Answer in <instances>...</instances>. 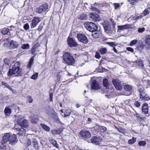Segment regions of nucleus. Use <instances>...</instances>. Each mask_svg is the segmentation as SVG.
<instances>
[{
	"label": "nucleus",
	"mask_w": 150,
	"mask_h": 150,
	"mask_svg": "<svg viewBox=\"0 0 150 150\" xmlns=\"http://www.w3.org/2000/svg\"><path fill=\"white\" fill-rule=\"evenodd\" d=\"M138 86V90L139 91V93L142 92H144V89L143 86L141 85H139Z\"/></svg>",
	"instance_id": "c03bdc74"
},
{
	"label": "nucleus",
	"mask_w": 150,
	"mask_h": 150,
	"mask_svg": "<svg viewBox=\"0 0 150 150\" xmlns=\"http://www.w3.org/2000/svg\"><path fill=\"white\" fill-rule=\"evenodd\" d=\"M107 51V49L105 48H102L100 49V52L101 54H105Z\"/></svg>",
	"instance_id": "58836bf2"
},
{
	"label": "nucleus",
	"mask_w": 150,
	"mask_h": 150,
	"mask_svg": "<svg viewBox=\"0 0 150 150\" xmlns=\"http://www.w3.org/2000/svg\"><path fill=\"white\" fill-rule=\"evenodd\" d=\"M135 105L137 107H139L140 106V103L137 101H136L134 103Z\"/></svg>",
	"instance_id": "69168bd1"
},
{
	"label": "nucleus",
	"mask_w": 150,
	"mask_h": 150,
	"mask_svg": "<svg viewBox=\"0 0 150 150\" xmlns=\"http://www.w3.org/2000/svg\"><path fill=\"white\" fill-rule=\"evenodd\" d=\"M103 85L106 88V89L108 88V87L110 86V84L108 82V80L107 79H105L103 80Z\"/></svg>",
	"instance_id": "393cba45"
},
{
	"label": "nucleus",
	"mask_w": 150,
	"mask_h": 150,
	"mask_svg": "<svg viewBox=\"0 0 150 150\" xmlns=\"http://www.w3.org/2000/svg\"><path fill=\"white\" fill-rule=\"evenodd\" d=\"M103 26L105 31L106 33H109L111 32V25L108 22L104 21L103 23Z\"/></svg>",
	"instance_id": "6e6552de"
},
{
	"label": "nucleus",
	"mask_w": 150,
	"mask_h": 150,
	"mask_svg": "<svg viewBox=\"0 0 150 150\" xmlns=\"http://www.w3.org/2000/svg\"><path fill=\"white\" fill-rule=\"evenodd\" d=\"M38 73H35L32 76L31 78L33 79L36 80L38 79Z\"/></svg>",
	"instance_id": "a19ab883"
},
{
	"label": "nucleus",
	"mask_w": 150,
	"mask_h": 150,
	"mask_svg": "<svg viewBox=\"0 0 150 150\" xmlns=\"http://www.w3.org/2000/svg\"><path fill=\"white\" fill-rule=\"evenodd\" d=\"M89 17L95 21H99L100 19L99 16L95 13H91L89 14Z\"/></svg>",
	"instance_id": "1a4fd4ad"
},
{
	"label": "nucleus",
	"mask_w": 150,
	"mask_h": 150,
	"mask_svg": "<svg viewBox=\"0 0 150 150\" xmlns=\"http://www.w3.org/2000/svg\"><path fill=\"white\" fill-rule=\"evenodd\" d=\"M38 119L37 118H33L31 120V122L33 123H37L38 121Z\"/></svg>",
	"instance_id": "3c124183"
},
{
	"label": "nucleus",
	"mask_w": 150,
	"mask_h": 150,
	"mask_svg": "<svg viewBox=\"0 0 150 150\" xmlns=\"http://www.w3.org/2000/svg\"><path fill=\"white\" fill-rule=\"evenodd\" d=\"M53 94L52 93H50V101H53Z\"/></svg>",
	"instance_id": "680f3d73"
},
{
	"label": "nucleus",
	"mask_w": 150,
	"mask_h": 150,
	"mask_svg": "<svg viewBox=\"0 0 150 150\" xmlns=\"http://www.w3.org/2000/svg\"><path fill=\"white\" fill-rule=\"evenodd\" d=\"M18 125L21 127V128H26L28 126L27 120L25 119H23L22 120V122L20 124H19Z\"/></svg>",
	"instance_id": "aec40b11"
},
{
	"label": "nucleus",
	"mask_w": 150,
	"mask_h": 150,
	"mask_svg": "<svg viewBox=\"0 0 150 150\" xmlns=\"http://www.w3.org/2000/svg\"><path fill=\"white\" fill-rule=\"evenodd\" d=\"M68 44L70 47H76L78 45L77 42L72 38H69L67 39Z\"/></svg>",
	"instance_id": "9d476101"
},
{
	"label": "nucleus",
	"mask_w": 150,
	"mask_h": 150,
	"mask_svg": "<svg viewBox=\"0 0 150 150\" xmlns=\"http://www.w3.org/2000/svg\"><path fill=\"white\" fill-rule=\"evenodd\" d=\"M95 57L97 59L100 58V56L99 53L98 52H96V53Z\"/></svg>",
	"instance_id": "4d7b16f0"
},
{
	"label": "nucleus",
	"mask_w": 150,
	"mask_h": 150,
	"mask_svg": "<svg viewBox=\"0 0 150 150\" xmlns=\"http://www.w3.org/2000/svg\"><path fill=\"white\" fill-rule=\"evenodd\" d=\"M144 30L145 28H139L138 29V31L139 33H142L144 31Z\"/></svg>",
	"instance_id": "6e6d98bb"
},
{
	"label": "nucleus",
	"mask_w": 150,
	"mask_h": 150,
	"mask_svg": "<svg viewBox=\"0 0 150 150\" xmlns=\"http://www.w3.org/2000/svg\"><path fill=\"white\" fill-rule=\"evenodd\" d=\"M71 113V111L70 110H66L64 112V117H66L69 116Z\"/></svg>",
	"instance_id": "ea45409f"
},
{
	"label": "nucleus",
	"mask_w": 150,
	"mask_h": 150,
	"mask_svg": "<svg viewBox=\"0 0 150 150\" xmlns=\"http://www.w3.org/2000/svg\"><path fill=\"white\" fill-rule=\"evenodd\" d=\"M50 142L54 146L57 148L58 147V145L55 140L54 139H52L50 140Z\"/></svg>",
	"instance_id": "c9c22d12"
},
{
	"label": "nucleus",
	"mask_w": 150,
	"mask_h": 150,
	"mask_svg": "<svg viewBox=\"0 0 150 150\" xmlns=\"http://www.w3.org/2000/svg\"><path fill=\"white\" fill-rule=\"evenodd\" d=\"M79 134L82 137L88 139L91 137V134L90 132L86 129H83L80 131L79 133Z\"/></svg>",
	"instance_id": "423d86ee"
},
{
	"label": "nucleus",
	"mask_w": 150,
	"mask_h": 150,
	"mask_svg": "<svg viewBox=\"0 0 150 150\" xmlns=\"http://www.w3.org/2000/svg\"><path fill=\"white\" fill-rule=\"evenodd\" d=\"M146 142L143 141H140L139 142V146H144L146 144Z\"/></svg>",
	"instance_id": "09e8293b"
},
{
	"label": "nucleus",
	"mask_w": 150,
	"mask_h": 150,
	"mask_svg": "<svg viewBox=\"0 0 150 150\" xmlns=\"http://www.w3.org/2000/svg\"><path fill=\"white\" fill-rule=\"evenodd\" d=\"M137 64L140 66L141 68H143L144 65L143 64L142 60L140 59H137L135 62Z\"/></svg>",
	"instance_id": "c756f323"
},
{
	"label": "nucleus",
	"mask_w": 150,
	"mask_h": 150,
	"mask_svg": "<svg viewBox=\"0 0 150 150\" xmlns=\"http://www.w3.org/2000/svg\"><path fill=\"white\" fill-rule=\"evenodd\" d=\"M9 137L10 134H5L3 137L1 141L2 143L4 144L8 142H9Z\"/></svg>",
	"instance_id": "f3484780"
},
{
	"label": "nucleus",
	"mask_w": 150,
	"mask_h": 150,
	"mask_svg": "<svg viewBox=\"0 0 150 150\" xmlns=\"http://www.w3.org/2000/svg\"><path fill=\"white\" fill-rule=\"evenodd\" d=\"M127 50L128 51L131 52H134L133 49L131 47H127Z\"/></svg>",
	"instance_id": "e2e57ef3"
},
{
	"label": "nucleus",
	"mask_w": 150,
	"mask_h": 150,
	"mask_svg": "<svg viewBox=\"0 0 150 150\" xmlns=\"http://www.w3.org/2000/svg\"><path fill=\"white\" fill-rule=\"evenodd\" d=\"M136 141V139L135 138L133 137L132 139H130L128 140V143L130 144H132Z\"/></svg>",
	"instance_id": "4c0bfd02"
},
{
	"label": "nucleus",
	"mask_w": 150,
	"mask_h": 150,
	"mask_svg": "<svg viewBox=\"0 0 150 150\" xmlns=\"http://www.w3.org/2000/svg\"><path fill=\"white\" fill-rule=\"evenodd\" d=\"M4 112L5 115L9 116L11 113V109L8 107H6L4 110Z\"/></svg>",
	"instance_id": "5701e85b"
},
{
	"label": "nucleus",
	"mask_w": 150,
	"mask_h": 150,
	"mask_svg": "<svg viewBox=\"0 0 150 150\" xmlns=\"http://www.w3.org/2000/svg\"><path fill=\"white\" fill-rule=\"evenodd\" d=\"M21 47L24 50L28 49L29 48V45L28 43L23 44L22 45Z\"/></svg>",
	"instance_id": "37998d69"
},
{
	"label": "nucleus",
	"mask_w": 150,
	"mask_h": 150,
	"mask_svg": "<svg viewBox=\"0 0 150 150\" xmlns=\"http://www.w3.org/2000/svg\"><path fill=\"white\" fill-rule=\"evenodd\" d=\"M31 141L29 139H28L27 140V144L28 146L30 145L31 144Z\"/></svg>",
	"instance_id": "774afa93"
},
{
	"label": "nucleus",
	"mask_w": 150,
	"mask_h": 150,
	"mask_svg": "<svg viewBox=\"0 0 150 150\" xmlns=\"http://www.w3.org/2000/svg\"><path fill=\"white\" fill-rule=\"evenodd\" d=\"M39 50L35 46H33L31 49V53L34 55L37 54L39 52Z\"/></svg>",
	"instance_id": "4be33fe9"
},
{
	"label": "nucleus",
	"mask_w": 150,
	"mask_h": 150,
	"mask_svg": "<svg viewBox=\"0 0 150 150\" xmlns=\"http://www.w3.org/2000/svg\"><path fill=\"white\" fill-rule=\"evenodd\" d=\"M78 40L84 43H86L88 42V40L86 35L84 34H79L77 35Z\"/></svg>",
	"instance_id": "0eeeda50"
},
{
	"label": "nucleus",
	"mask_w": 150,
	"mask_h": 150,
	"mask_svg": "<svg viewBox=\"0 0 150 150\" xmlns=\"http://www.w3.org/2000/svg\"><path fill=\"white\" fill-rule=\"evenodd\" d=\"M84 25L85 28L91 32H95L98 29L97 25L93 23L86 22L85 23Z\"/></svg>",
	"instance_id": "7ed1b4c3"
},
{
	"label": "nucleus",
	"mask_w": 150,
	"mask_h": 150,
	"mask_svg": "<svg viewBox=\"0 0 150 150\" xmlns=\"http://www.w3.org/2000/svg\"><path fill=\"white\" fill-rule=\"evenodd\" d=\"M91 87L93 90H97L99 89L100 86L99 82L96 80H93L92 81Z\"/></svg>",
	"instance_id": "f8f14e48"
},
{
	"label": "nucleus",
	"mask_w": 150,
	"mask_h": 150,
	"mask_svg": "<svg viewBox=\"0 0 150 150\" xmlns=\"http://www.w3.org/2000/svg\"><path fill=\"white\" fill-rule=\"evenodd\" d=\"M18 46V43L16 41L12 40L10 42L9 47L11 49H13L17 48Z\"/></svg>",
	"instance_id": "6ab92c4d"
},
{
	"label": "nucleus",
	"mask_w": 150,
	"mask_h": 150,
	"mask_svg": "<svg viewBox=\"0 0 150 150\" xmlns=\"http://www.w3.org/2000/svg\"><path fill=\"white\" fill-rule=\"evenodd\" d=\"M51 133L53 135H56L57 134H59L60 133V130L59 129H53L51 131Z\"/></svg>",
	"instance_id": "473e14b6"
},
{
	"label": "nucleus",
	"mask_w": 150,
	"mask_h": 150,
	"mask_svg": "<svg viewBox=\"0 0 150 150\" xmlns=\"http://www.w3.org/2000/svg\"><path fill=\"white\" fill-rule=\"evenodd\" d=\"M131 26V25L128 24L122 25H118L117 26V32H120L121 31H124L125 30L130 29Z\"/></svg>",
	"instance_id": "9b49d317"
},
{
	"label": "nucleus",
	"mask_w": 150,
	"mask_h": 150,
	"mask_svg": "<svg viewBox=\"0 0 150 150\" xmlns=\"http://www.w3.org/2000/svg\"><path fill=\"white\" fill-rule=\"evenodd\" d=\"M43 28V26L40 25L39 26L37 30L38 31L40 32L42 30V29Z\"/></svg>",
	"instance_id": "0e129e2a"
},
{
	"label": "nucleus",
	"mask_w": 150,
	"mask_h": 150,
	"mask_svg": "<svg viewBox=\"0 0 150 150\" xmlns=\"http://www.w3.org/2000/svg\"><path fill=\"white\" fill-rule=\"evenodd\" d=\"M40 21V19L39 17L34 18L32 21L31 27L32 28L35 27Z\"/></svg>",
	"instance_id": "4468645a"
},
{
	"label": "nucleus",
	"mask_w": 150,
	"mask_h": 150,
	"mask_svg": "<svg viewBox=\"0 0 150 150\" xmlns=\"http://www.w3.org/2000/svg\"><path fill=\"white\" fill-rule=\"evenodd\" d=\"M16 129L17 131H19L18 134L20 135H22L25 134V130L23 128H16Z\"/></svg>",
	"instance_id": "bb28decb"
},
{
	"label": "nucleus",
	"mask_w": 150,
	"mask_h": 150,
	"mask_svg": "<svg viewBox=\"0 0 150 150\" xmlns=\"http://www.w3.org/2000/svg\"><path fill=\"white\" fill-rule=\"evenodd\" d=\"M138 42V40L136 39L132 41L130 43V45L131 46L135 45Z\"/></svg>",
	"instance_id": "49530a36"
},
{
	"label": "nucleus",
	"mask_w": 150,
	"mask_h": 150,
	"mask_svg": "<svg viewBox=\"0 0 150 150\" xmlns=\"http://www.w3.org/2000/svg\"><path fill=\"white\" fill-rule=\"evenodd\" d=\"M140 98L142 100H148L149 98L147 95H146L145 92H142L140 93Z\"/></svg>",
	"instance_id": "dca6fc26"
},
{
	"label": "nucleus",
	"mask_w": 150,
	"mask_h": 150,
	"mask_svg": "<svg viewBox=\"0 0 150 150\" xmlns=\"http://www.w3.org/2000/svg\"><path fill=\"white\" fill-rule=\"evenodd\" d=\"M27 98L28 100L29 103H31L33 101V99L32 98V97L30 96H27Z\"/></svg>",
	"instance_id": "864d4df0"
},
{
	"label": "nucleus",
	"mask_w": 150,
	"mask_h": 150,
	"mask_svg": "<svg viewBox=\"0 0 150 150\" xmlns=\"http://www.w3.org/2000/svg\"><path fill=\"white\" fill-rule=\"evenodd\" d=\"M34 61V59L33 57H31L30 59L29 63L28 65V67L29 68H30L31 66L33 64V62Z\"/></svg>",
	"instance_id": "79ce46f5"
},
{
	"label": "nucleus",
	"mask_w": 150,
	"mask_h": 150,
	"mask_svg": "<svg viewBox=\"0 0 150 150\" xmlns=\"http://www.w3.org/2000/svg\"><path fill=\"white\" fill-rule=\"evenodd\" d=\"M18 141L16 135L13 134L11 136L10 135L9 143L11 145H13L16 144Z\"/></svg>",
	"instance_id": "ddd939ff"
},
{
	"label": "nucleus",
	"mask_w": 150,
	"mask_h": 150,
	"mask_svg": "<svg viewBox=\"0 0 150 150\" xmlns=\"http://www.w3.org/2000/svg\"><path fill=\"white\" fill-rule=\"evenodd\" d=\"M98 129L102 132H105L107 130L106 127L104 126H100L98 128Z\"/></svg>",
	"instance_id": "e433bc0d"
},
{
	"label": "nucleus",
	"mask_w": 150,
	"mask_h": 150,
	"mask_svg": "<svg viewBox=\"0 0 150 150\" xmlns=\"http://www.w3.org/2000/svg\"><path fill=\"white\" fill-rule=\"evenodd\" d=\"M145 42L146 44L145 45V47L147 49H148L150 47V45L149 43L150 42V37L149 36L147 37L145 40Z\"/></svg>",
	"instance_id": "b1692460"
},
{
	"label": "nucleus",
	"mask_w": 150,
	"mask_h": 150,
	"mask_svg": "<svg viewBox=\"0 0 150 150\" xmlns=\"http://www.w3.org/2000/svg\"><path fill=\"white\" fill-rule=\"evenodd\" d=\"M38 143H35L33 144L34 147L36 149H38Z\"/></svg>",
	"instance_id": "338daca9"
},
{
	"label": "nucleus",
	"mask_w": 150,
	"mask_h": 150,
	"mask_svg": "<svg viewBox=\"0 0 150 150\" xmlns=\"http://www.w3.org/2000/svg\"><path fill=\"white\" fill-rule=\"evenodd\" d=\"M23 28L25 30H28L29 28V26L28 23H26L23 26Z\"/></svg>",
	"instance_id": "603ef678"
},
{
	"label": "nucleus",
	"mask_w": 150,
	"mask_h": 150,
	"mask_svg": "<svg viewBox=\"0 0 150 150\" xmlns=\"http://www.w3.org/2000/svg\"><path fill=\"white\" fill-rule=\"evenodd\" d=\"M100 140L99 137H94L91 138V140L92 143L98 145L100 144Z\"/></svg>",
	"instance_id": "a211bd4d"
},
{
	"label": "nucleus",
	"mask_w": 150,
	"mask_h": 150,
	"mask_svg": "<svg viewBox=\"0 0 150 150\" xmlns=\"http://www.w3.org/2000/svg\"><path fill=\"white\" fill-rule=\"evenodd\" d=\"M135 116L138 118V120H144L145 118V117H143L141 115L137 113H136L135 115Z\"/></svg>",
	"instance_id": "f704fd0d"
},
{
	"label": "nucleus",
	"mask_w": 150,
	"mask_h": 150,
	"mask_svg": "<svg viewBox=\"0 0 150 150\" xmlns=\"http://www.w3.org/2000/svg\"><path fill=\"white\" fill-rule=\"evenodd\" d=\"M48 8V6L47 4H43L37 8L36 12L38 13L43 14L45 12Z\"/></svg>",
	"instance_id": "20e7f679"
},
{
	"label": "nucleus",
	"mask_w": 150,
	"mask_h": 150,
	"mask_svg": "<svg viewBox=\"0 0 150 150\" xmlns=\"http://www.w3.org/2000/svg\"><path fill=\"white\" fill-rule=\"evenodd\" d=\"M91 8L89 7V8L90 9H91L92 11H96L98 13H99L100 12V11L97 8L93 7L92 6H91Z\"/></svg>",
	"instance_id": "a18cd8bd"
},
{
	"label": "nucleus",
	"mask_w": 150,
	"mask_h": 150,
	"mask_svg": "<svg viewBox=\"0 0 150 150\" xmlns=\"http://www.w3.org/2000/svg\"><path fill=\"white\" fill-rule=\"evenodd\" d=\"M4 62L5 64H3V67L4 68V67H5L6 69H7L8 66L10 64V60L6 58L4 59Z\"/></svg>",
	"instance_id": "a878e982"
},
{
	"label": "nucleus",
	"mask_w": 150,
	"mask_h": 150,
	"mask_svg": "<svg viewBox=\"0 0 150 150\" xmlns=\"http://www.w3.org/2000/svg\"><path fill=\"white\" fill-rule=\"evenodd\" d=\"M1 84L2 85L8 88H10V86L8 85V84L4 81H2Z\"/></svg>",
	"instance_id": "8fccbe9b"
},
{
	"label": "nucleus",
	"mask_w": 150,
	"mask_h": 150,
	"mask_svg": "<svg viewBox=\"0 0 150 150\" xmlns=\"http://www.w3.org/2000/svg\"><path fill=\"white\" fill-rule=\"evenodd\" d=\"M20 63L17 62H16L11 69H9L7 74L8 76L15 75L16 76H20L22 75L21 69L20 68Z\"/></svg>",
	"instance_id": "f257e3e1"
},
{
	"label": "nucleus",
	"mask_w": 150,
	"mask_h": 150,
	"mask_svg": "<svg viewBox=\"0 0 150 150\" xmlns=\"http://www.w3.org/2000/svg\"><path fill=\"white\" fill-rule=\"evenodd\" d=\"M63 59L66 64L71 65L74 64L75 60L73 57L68 52H66L63 55Z\"/></svg>",
	"instance_id": "f03ea898"
},
{
	"label": "nucleus",
	"mask_w": 150,
	"mask_h": 150,
	"mask_svg": "<svg viewBox=\"0 0 150 150\" xmlns=\"http://www.w3.org/2000/svg\"><path fill=\"white\" fill-rule=\"evenodd\" d=\"M9 32V29L7 28H4L2 29L1 32L2 34L4 35L7 34Z\"/></svg>",
	"instance_id": "72a5a7b5"
},
{
	"label": "nucleus",
	"mask_w": 150,
	"mask_h": 150,
	"mask_svg": "<svg viewBox=\"0 0 150 150\" xmlns=\"http://www.w3.org/2000/svg\"><path fill=\"white\" fill-rule=\"evenodd\" d=\"M124 88L125 90L128 92L127 96L130 95L132 93V86L130 85H126L124 86Z\"/></svg>",
	"instance_id": "2eb2a0df"
},
{
	"label": "nucleus",
	"mask_w": 150,
	"mask_h": 150,
	"mask_svg": "<svg viewBox=\"0 0 150 150\" xmlns=\"http://www.w3.org/2000/svg\"><path fill=\"white\" fill-rule=\"evenodd\" d=\"M106 44L111 47L116 46L115 43L114 42H106Z\"/></svg>",
	"instance_id": "de8ad7c7"
},
{
	"label": "nucleus",
	"mask_w": 150,
	"mask_h": 150,
	"mask_svg": "<svg viewBox=\"0 0 150 150\" xmlns=\"http://www.w3.org/2000/svg\"><path fill=\"white\" fill-rule=\"evenodd\" d=\"M78 17L80 20H86L87 18V15L85 14H82L79 15Z\"/></svg>",
	"instance_id": "2f4dec72"
},
{
	"label": "nucleus",
	"mask_w": 150,
	"mask_h": 150,
	"mask_svg": "<svg viewBox=\"0 0 150 150\" xmlns=\"http://www.w3.org/2000/svg\"><path fill=\"white\" fill-rule=\"evenodd\" d=\"M147 6L148 7L142 13L144 16H146L150 13V6H148V4Z\"/></svg>",
	"instance_id": "c85d7f7f"
},
{
	"label": "nucleus",
	"mask_w": 150,
	"mask_h": 150,
	"mask_svg": "<svg viewBox=\"0 0 150 150\" xmlns=\"http://www.w3.org/2000/svg\"><path fill=\"white\" fill-rule=\"evenodd\" d=\"M137 48L139 50H142L144 48V46L142 45H140L137 46Z\"/></svg>",
	"instance_id": "bf43d9fd"
},
{
	"label": "nucleus",
	"mask_w": 150,
	"mask_h": 150,
	"mask_svg": "<svg viewBox=\"0 0 150 150\" xmlns=\"http://www.w3.org/2000/svg\"><path fill=\"white\" fill-rule=\"evenodd\" d=\"M23 116L20 115L18 116V117L16 119L15 121L17 122V125H18L22 122V120H23Z\"/></svg>",
	"instance_id": "cd10ccee"
},
{
	"label": "nucleus",
	"mask_w": 150,
	"mask_h": 150,
	"mask_svg": "<svg viewBox=\"0 0 150 150\" xmlns=\"http://www.w3.org/2000/svg\"><path fill=\"white\" fill-rule=\"evenodd\" d=\"M40 125L42 128L46 131H49L50 129V127L45 124H40Z\"/></svg>",
	"instance_id": "7c9ffc66"
},
{
	"label": "nucleus",
	"mask_w": 150,
	"mask_h": 150,
	"mask_svg": "<svg viewBox=\"0 0 150 150\" xmlns=\"http://www.w3.org/2000/svg\"><path fill=\"white\" fill-rule=\"evenodd\" d=\"M114 6L115 9H117V8L120 6V5L118 3H114Z\"/></svg>",
	"instance_id": "052dcab7"
},
{
	"label": "nucleus",
	"mask_w": 150,
	"mask_h": 150,
	"mask_svg": "<svg viewBox=\"0 0 150 150\" xmlns=\"http://www.w3.org/2000/svg\"><path fill=\"white\" fill-rule=\"evenodd\" d=\"M148 112V105L145 103L143 105L142 108V113L144 114H147Z\"/></svg>",
	"instance_id": "412c9836"
},
{
	"label": "nucleus",
	"mask_w": 150,
	"mask_h": 150,
	"mask_svg": "<svg viewBox=\"0 0 150 150\" xmlns=\"http://www.w3.org/2000/svg\"><path fill=\"white\" fill-rule=\"evenodd\" d=\"M113 84L116 89L121 91L122 89V84L121 81L117 79H113L112 81Z\"/></svg>",
	"instance_id": "39448f33"
},
{
	"label": "nucleus",
	"mask_w": 150,
	"mask_h": 150,
	"mask_svg": "<svg viewBox=\"0 0 150 150\" xmlns=\"http://www.w3.org/2000/svg\"><path fill=\"white\" fill-rule=\"evenodd\" d=\"M93 37L95 38H97L98 37L99 35L98 33L97 32H95L94 33L92 34Z\"/></svg>",
	"instance_id": "13d9d810"
},
{
	"label": "nucleus",
	"mask_w": 150,
	"mask_h": 150,
	"mask_svg": "<svg viewBox=\"0 0 150 150\" xmlns=\"http://www.w3.org/2000/svg\"><path fill=\"white\" fill-rule=\"evenodd\" d=\"M37 137L36 136H34V137L33 138L32 142L33 144L38 143L37 140Z\"/></svg>",
	"instance_id": "5fc2aeb1"
}]
</instances>
